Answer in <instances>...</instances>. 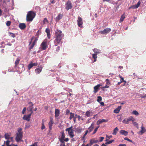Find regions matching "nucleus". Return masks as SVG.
<instances>
[{
	"label": "nucleus",
	"mask_w": 146,
	"mask_h": 146,
	"mask_svg": "<svg viewBox=\"0 0 146 146\" xmlns=\"http://www.w3.org/2000/svg\"><path fill=\"white\" fill-rule=\"evenodd\" d=\"M55 39L54 40V45L57 46L61 42L64 35L62 34V32L59 30H57L55 33Z\"/></svg>",
	"instance_id": "f257e3e1"
},
{
	"label": "nucleus",
	"mask_w": 146,
	"mask_h": 146,
	"mask_svg": "<svg viewBox=\"0 0 146 146\" xmlns=\"http://www.w3.org/2000/svg\"><path fill=\"white\" fill-rule=\"evenodd\" d=\"M35 15L36 14L35 13L32 11H30L27 15V21H32L35 17Z\"/></svg>",
	"instance_id": "f03ea898"
},
{
	"label": "nucleus",
	"mask_w": 146,
	"mask_h": 146,
	"mask_svg": "<svg viewBox=\"0 0 146 146\" xmlns=\"http://www.w3.org/2000/svg\"><path fill=\"white\" fill-rule=\"evenodd\" d=\"M135 121V119L132 116H131L127 118L124 119L122 121V122L125 124H128L130 121L133 122Z\"/></svg>",
	"instance_id": "7ed1b4c3"
},
{
	"label": "nucleus",
	"mask_w": 146,
	"mask_h": 146,
	"mask_svg": "<svg viewBox=\"0 0 146 146\" xmlns=\"http://www.w3.org/2000/svg\"><path fill=\"white\" fill-rule=\"evenodd\" d=\"M22 137L23 133H17L16 137V141L19 142H20L21 141H22V140H21Z\"/></svg>",
	"instance_id": "20e7f679"
},
{
	"label": "nucleus",
	"mask_w": 146,
	"mask_h": 146,
	"mask_svg": "<svg viewBox=\"0 0 146 146\" xmlns=\"http://www.w3.org/2000/svg\"><path fill=\"white\" fill-rule=\"evenodd\" d=\"M47 40L45 39L41 44V46L42 50H45L47 48L48 46L47 45Z\"/></svg>",
	"instance_id": "39448f33"
},
{
	"label": "nucleus",
	"mask_w": 146,
	"mask_h": 146,
	"mask_svg": "<svg viewBox=\"0 0 146 146\" xmlns=\"http://www.w3.org/2000/svg\"><path fill=\"white\" fill-rule=\"evenodd\" d=\"M66 131L68 132V133L71 137L72 138L73 137V130L72 126L66 129Z\"/></svg>",
	"instance_id": "423d86ee"
},
{
	"label": "nucleus",
	"mask_w": 146,
	"mask_h": 146,
	"mask_svg": "<svg viewBox=\"0 0 146 146\" xmlns=\"http://www.w3.org/2000/svg\"><path fill=\"white\" fill-rule=\"evenodd\" d=\"M65 5L66 6L65 9L68 10L72 8V4L70 1H68L65 4Z\"/></svg>",
	"instance_id": "0eeeda50"
},
{
	"label": "nucleus",
	"mask_w": 146,
	"mask_h": 146,
	"mask_svg": "<svg viewBox=\"0 0 146 146\" xmlns=\"http://www.w3.org/2000/svg\"><path fill=\"white\" fill-rule=\"evenodd\" d=\"M77 21L78 23V26L80 28L83 27V22L82 18L80 17H78V19Z\"/></svg>",
	"instance_id": "6e6552de"
},
{
	"label": "nucleus",
	"mask_w": 146,
	"mask_h": 146,
	"mask_svg": "<svg viewBox=\"0 0 146 146\" xmlns=\"http://www.w3.org/2000/svg\"><path fill=\"white\" fill-rule=\"evenodd\" d=\"M111 31V29L108 28L104 29L103 31H100L99 33L103 35H105L109 33Z\"/></svg>",
	"instance_id": "1a4fd4ad"
},
{
	"label": "nucleus",
	"mask_w": 146,
	"mask_h": 146,
	"mask_svg": "<svg viewBox=\"0 0 146 146\" xmlns=\"http://www.w3.org/2000/svg\"><path fill=\"white\" fill-rule=\"evenodd\" d=\"M141 130L138 132L137 133L139 134L142 135L146 132V129L143 126V125L141 126Z\"/></svg>",
	"instance_id": "9d476101"
},
{
	"label": "nucleus",
	"mask_w": 146,
	"mask_h": 146,
	"mask_svg": "<svg viewBox=\"0 0 146 146\" xmlns=\"http://www.w3.org/2000/svg\"><path fill=\"white\" fill-rule=\"evenodd\" d=\"M141 4V2L140 1H139L137 3V4L136 5H133L131 6L129 8V9H136L137 8L140 6Z\"/></svg>",
	"instance_id": "9b49d317"
},
{
	"label": "nucleus",
	"mask_w": 146,
	"mask_h": 146,
	"mask_svg": "<svg viewBox=\"0 0 146 146\" xmlns=\"http://www.w3.org/2000/svg\"><path fill=\"white\" fill-rule=\"evenodd\" d=\"M102 86V85L98 84L96 86H95L94 88V90L93 91V92L94 93H97L99 89V88L100 87Z\"/></svg>",
	"instance_id": "f8f14e48"
},
{
	"label": "nucleus",
	"mask_w": 146,
	"mask_h": 146,
	"mask_svg": "<svg viewBox=\"0 0 146 146\" xmlns=\"http://www.w3.org/2000/svg\"><path fill=\"white\" fill-rule=\"evenodd\" d=\"M29 104L30 105V106L29 107V111L30 112H32V113L33 112V106L34 104H33L32 102H30L29 103Z\"/></svg>",
	"instance_id": "ddd939ff"
},
{
	"label": "nucleus",
	"mask_w": 146,
	"mask_h": 146,
	"mask_svg": "<svg viewBox=\"0 0 146 146\" xmlns=\"http://www.w3.org/2000/svg\"><path fill=\"white\" fill-rule=\"evenodd\" d=\"M60 133L61 134V137L60 139V141L61 142L63 143L64 142V139L65 138V134L64 132L63 131L60 132Z\"/></svg>",
	"instance_id": "4468645a"
},
{
	"label": "nucleus",
	"mask_w": 146,
	"mask_h": 146,
	"mask_svg": "<svg viewBox=\"0 0 146 146\" xmlns=\"http://www.w3.org/2000/svg\"><path fill=\"white\" fill-rule=\"evenodd\" d=\"M108 121V119H99L97 121V124L99 125L103 122H107Z\"/></svg>",
	"instance_id": "2eb2a0df"
},
{
	"label": "nucleus",
	"mask_w": 146,
	"mask_h": 146,
	"mask_svg": "<svg viewBox=\"0 0 146 146\" xmlns=\"http://www.w3.org/2000/svg\"><path fill=\"white\" fill-rule=\"evenodd\" d=\"M19 26L20 28L22 30L24 29L26 27V25L24 23H20Z\"/></svg>",
	"instance_id": "dca6fc26"
},
{
	"label": "nucleus",
	"mask_w": 146,
	"mask_h": 146,
	"mask_svg": "<svg viewBox=\"0 0 146 146\" xmlns=\"http://www.w3.org/2000/svg\"><path fill=\"white\" fill-rule=\"evenodd\" d=\"M63 17L62 14L60 13L58 15V16L55 18V20L56 21H58L61 19Z\"/></svg>",
	"instance_id": "f3484780"
},
{
	"label": "nucleus",
	"mask_w": 146,
	"mask_h": 146,
	"mask_svg": "<svg viewBox=\"0 0 146 146\" xmlns=\"http://www.w3.org/2000/svg\"><path fill=\"white\" fill-rule=\"evenodd\" d=\"M42 69V67H40L36 68L35 70V72L37 74H39L41 72Z\"/></svg>",
	"instance_id": "a211bd4d"
},
{
	"label": "nucleus",
	"mask_w": 146,
	"mask_h": 146,
	"mask_svg": "<svg viewBox=\"0 0 146 146\" xmlns=\"http://www.w3.org/2000/svg\"><path fill=\"white\" fill-rule=\"evenodd\" d=\"M120 132L121 134L124 135L125 136L127 135L128 134V133L127 131L123 130H120Z\"/></svg>",
	"instance_id": "6ab92c4d"
},
{
	"label": "nucleus",
	"mask_w": 146,
	"mask_h": 146,
	"mask_svg": "<svg viewBox=\"0 0 146 146\" xmlns=\"http://www.w3.org/2000/svg\"><path fill=\"white\" fill-rule=\"evenodd\" d=\"M30 118L28 117L27 115H24L23 117V120H25L28 121H30Z\"/></svg>",
	"instance_id": "aec40b11"
},
{
	"label": "nucleus",
	"mask_w": 146,
	"mask_h": 146,
	"mask_svg": "<svg viewBox=\"0 0 146 146\" xmlns=\"http://www.w3.org/2000/svg\"><path fill=\"white\" fill-rule=\"evenodd\" d=\"M121 106H119L117 108H116L114 110V112L116 113H118L119 112L121 109Z\"/></svg>",
	"instance_id": "412c9836"
},
{
	"label": "nucleus",
	"mask_w": 146,
	"mask_h": 146,
	"mask_svg": "<svg viewBox=\"0 0 146 146\" xmlns=\"http://www.w3.org/2000/svg\"><path fill=\"white\" fill-rule=\"evenodd\" d=\"M55 117H57L59 115L60 111L58 109H56L55 110Z\"/></svg>",
	"instance_id": "4be33fe9"
},
{
	"label": "nucleus",
	"mask_w": 146,
	"mask_h": 146,
	"mask_svg": "<svg viewBox=\"0 0 146 146\" xmlns=\"http://www.w3.org/2000/svg\"><path fill=\"white\" fill-rule=\"evenodd\" d=\"M106 142L105 144L107 145L109 144L112 143L114 141V140H110L108 139H106Z\"/></svg>",
	"instance_id": "5701e85b"
},
{
	"label": "nucleus",
	"mask_w": 146,
	"mask_h": 146,
	"mask_svg": "<svg viewBox=\"0 0 146 146\" xmlns=\"http://www.w3.org/2000/svg\"><path fill=\"white\" fill-rule=\"evenodd\" d=\"M94 127V123H92L91 126L89 127L88 130L90 132L92 131Z\"/></svg>",
	"instance_id": "b1692460"
},
{
	"label": "nucleus",
	"mask_w": 146,
	"mask_h": 146,
	"mask_svg": "<svg viewBox=\"0 0 146 146\" xmlns=\"http://www.w3.org/2000/svg\"><path fill=\"white\" fill-rule=\"evenodd\" d=\"M98 142V140H95L94 139H92L90 140V145H92L95 143H97Z\"/></svg>",
	"instance_id": "393cba45"
},
{
	"label": "nucleus",
	"mask_w": 146,
	"mask_h": 146,
	"mask_svg": "<svg viewBox=\"0 0 146 146\" xmlns=\"http://www.w3.org/2000/svg\"><path fill=\"white\" fill-rule=\"evenodd\" d=\"M52 124H53L52 120H50L48 123V125H49V128L50 130H51V129H52Z\"/></svg>",
	"instance_id": "a878e982"
},
{
	"label": "nucleus",
	"mask_w": 146,
	"mask_h": 146,
	"mask_svg": "<svg viewBox=\"0 0 146 146\" xmlns=\"http://www.w3.org/2000/svg\"><path fill=\"white\" fill-rule=\"evenodd\" d=\"M125 17V13H124L122 15H121L120 19L119 20V22L120 23L122 22L123 21Z\"/></svg>",
	"instance_id": "bb28decb"
},
{
	"label": "nucleus",
	"mask_w": 146,
	"mask_h": 146,
	"mask_svg": "<svg viewBox=\"0 0 146 146\" xmlns=\"http://www.w3.org/2000/svg\"><path fill=\"white\" fill-rule=\"evenodd\" d=\"M118 131V129L117 127H116L113 130L112 134L114 135H115L117 134V132Z\"/></svg>",
	"instance_id": "cd10ccee"
},
{
	"label": "nucleus",
	"mask_w": 146,
	"mask_h": 146,
	"mask_svg": "<svg viewBox=\"0 0 146 146\" xmlns=\"http://www.w3.org/2000/svg\"><path fill=\"white\" fill-rule=\"evenodd\" d=\"M44 119H42V126L41 127V129L42 130L43 129H45V128L44 123Z\"/></svg>",
	"instance_id": "c85d7f7f"
},
{
	"label": "nucleus",
	"mask_w": 146,
	"mask_h": 146,
	"mask_svg": "<svg viewBox=\"0 0 146 146\" xmlns=\"http://www.w3.org/2000/svg\"><path fill=\"white\" fill-rule=\"evenodd\" d=\"M20 59L19 58H17L15 62V67H16L17 65L19 63Z\"/></svg>",
	"instance_id": "c756f323"
},
{
	"label": "nucleus",
	"mask_w": 146,
	"mask_h": 146,
	"mask_svg": "<svg viewBox=\"0 0 146 146\" xmlns=\"http://www.w3.org/2000/svg\"><path fill=\"white\" fill-rule=\"evenodd\" d=\"M97 54H92L93 58L94 59V62H95L96 61V58H97Z\"/></svg>",
	"instance_id": "7c9ffc66"
},
{
	"label": "nucleus",
	"mask_w": 146,
	"mask_h": 146,
	"mask_svg": "<svg viewBox=\"0 0 146 146\" xmlns=\"http://www.w3.org/2000/svg\"><path fill=\"white\" fill-rule=\"evenodd\" d=\"M133 114L134 115H139L138 112L136 110H133L132 112Z\"/></svg>",
	"instance_id": "2f4dec72"
},
{
	"label": "nucleus",
	"mask_w": 146,
	"mask_h": 146,
	"mask_svg": "<svg viewBox=\"0 0 146 146\" xmlns=\"http://www.w3.org/2000/svg\"><path fill=\"white\" fill-rule=\"evenodd\" d=\"M4 137L6 139H9L10 138V135L8 133H6L4 135Z\"/></svg>",
	"instance_id": "473e14b6"
},
{
	"label": "nucleus",
	"mask_w": 146,
	"mask_h": 146,
	"mask_svg": "<svg viewBox=\"0 0 146 146\" xmlns=\"http://www.w3.org/2000/svg\"><path fill=\"white\" fill-rule=\"evenodd\" d=\"M88 130H87L86 131L85 133L84 134V135L83 136L82 138V140H83L84 139L86 138V135L87 134L88 132Z\"/></svg>",
	"instance_id": "72a5a7b5"
},
{
	"label": "nucleus",
	"mask_w": 146,
	"mask_h": 146,
	"mask_svg": "<svg viewBox=\"0 0 146 146\" xmlns=\"http://www.w3.org/2000/svg\"><path fill=\"white\" fill-rule=\"evenodd\" d=\"M90 111H87L86 112L85 115L87 117H90Z\"/></svg>",
	"instance_id": "f704fd0d"
},
{
	"label": "nucleus",
	"mask_w": 146,
	"mask_h": 146,
	"mask_svg": "<svg viewBox=\"0 0 146 146\" xmlns=\"http://www.w3.org/2000/svg\"><path fill=\"white\" fill-rule=\"evenodd\" d=\"M9 35L13 38H14L15 37V34L11 33L10 32H9Z\"/></svg>",
	"instance_id": "c9c22d12"
},
{
	"label": "nucleus",
	"mask_w": 146,
	"mask_h": 146,
	"mask_svg": "<svg viewBox=\"0 0 146 146\" xmlns=\"http://www.w3.org/2000/svg\"><path fill=\"white\" fill-rule=\"evenodd\" d=\"M35 44L34 43H32V44L29 47V50H31V49H33Z\"/></svg>",
	"instance_id": "e433bc0d"
},
{
	"label": "nucleus",
	"mask_w": 146,
	"mask_h": 146,
	"mask_svg": "<svg viewBox=\"0 0 146 146\" xmlns=\"http://www.w3.org/2000/svg\"><path fill=\"white\" fill-rule=\"evenodd\" d=\"M33 67V64H32V62L29 64L28 66V69L29 70L31 69Z\"/></svg>",
	"instance_id": "4c0bfd02"
},
{
	"label": "nucleus",
	"mask_w": 146,
	"mask_h": 146,
	"mask_svg": "<svg viewBox=\"0 0 146 146\" xmlns=\"http://www.w3.org/2000/svg\"><path fill=\"white\" fill-rule=\"evenodd\" d=\"M102 100V98L100 96H98V99L97 101L98 102H100Z\"/></svg>",
	"instance_id": "58836bf2"
},
{
	"label": "nucleus",
	"mask_w": 146,
	"mask_h": 146,
	"mask_svg": "<svg viewBox=\"0 0 146 146\" xmlns=\"http://www.w3.org/2000/svg\"><path fill=\"white\" fill-rule=\"evenodd\" d=\"M11 142L10 141L7 140L5 142L7 146H11V145H9V143Z\"/></svg>",
	"instance_id": "ea45409f"
},
{
	"label": "nucleus",
	"mask_w": 146,
	"mask_h": 146,
	"mask_svg": "<svg viewBox=\"0 0 146 146\" xmlns=\"http://www.w3.org/2000/svg\"><path fill=\"white\" fill-rule=\"evenodd\" d=\"M11 23V22L10 21H8L6 23V25L8 27H9Z\"/></svg>",
	"instance_id": "a19ab883"
},
{
	"label": "nucleus",
	"mask_w": 146,
	"mask_h": 146,
	"mask_svg": "<svg viewBox=\"0 0 146 146\" xmlns=\"http://www.w3.org/2000/svg\"><path fill=\"white\" fill-rule=\"evenodd\" d=\"M104 137H100L99 138V139H98V141H99L100 142H101L104 139Z\"/></svg>",
	"instance_id": "79ce46f5"
},
{
	"label": "nucleus",
	"mask_w": 146,
	"mask_h": 146,
	"mask_svg": "<svg viewBox=\"0 0 146 146\" xmlns=\"http://www.w3.org/2000/svg\"><path fill=\"white\" fill-rule=\"evenodd\" d=\"M18 133H23L22 132V129L21 128H19L17 130Z\"/></svg>",
	"instance_id": "37998d69"
},
{
	"label": "nucleus",
	"mask_w": 146,
	"mask_h": 146,
	"mask_svg": "<svg viewBox=\"0 0 146 146\" xmlns=\"http://www.w3.org/2000/svg\"><path fill=\"white\" fill-rule=\"evenodd\" d=\"M106 84L107 85L110 84V81L108 79H106Z\"/></svg>",
	"instance_id": "c03bdc74"
},
{
	"label": "nucleus",
	"mask_w": 146,
	"mask_h": 146,
	"mask_svg": "<svg viewBox=\"0 0 146 146\" xmlns=\"http://www.w3.org/2000/svg\"><path fill=\"white\" fill-rule=\"evenodd\" d=\"M99 127V126H98L95 129L93 132V134H95L96 132Z\"/></svg>",
	"instance_id": "a18cd8bd"
},
{
	"label": "nucleus",
	"mask_w": 146,
	"mask_h": 146,
	"mask_svg": "<svg viewBox=\"0 0 146 146\" xmlns=\"http://www.w3.org/2000/svg\"><path fill=\"white\" fill-rule=\"evenodd\" d=\"M26 107H25L23 109V111H22V114H24L25 113V111H26Z\"/></svg>",
	"instance_id": "49530a36"
},
{
	"label": "nucleus",
	"mask_w": 146,
	"mask_h": 146,
	"mask_svg": "<svg viewBox=\"0 0 146 146\" xmlns=\"http://www.w3.org/2000/svg\"><path fill=\"white\" fill-rule=\"evenodd\" d=\"M37 142H35V143L34 144H33L32 145H30L29 146H37Z\"/></svg>",
	"instance_id": "de8ad7c7"
},
{
	"label": "nucleus",
	"mask_w": 146,
	"mask_h": 146,
	"mask_svg": "<svg viewBox=\"0 0 146 146\" xmlns=\"http://www.w3.org/2000/svg\"><path fill=\"white\" fill-rule=\"evenodd\" d=\"M45 32L47 33H50V30L48 28H46L45 30Z\"/></svg>",
	"instance_id": "09e8293b"
},
{
	"label": "nucleus",
	"mask_w": 146,
	"mask_h": 146,
	"mask_svg": "<svg viewBox=\"0 0 146 146\" xmlns=\"http://www.w3.org/2000/svg\"><path fill=\"white\" fill-rule=\"evenodd\" d=\"M125 140L128 141H129L132 142V141L128 139L127 137H125L124 139Z\"/></svg>",
	"instance_id": "8fccbe9b"
},
{
	"label": "nucleus",
	"mask_w": 146,
	"mask_h": 146,
	"mask_svg": "<svg viewBox=\"0 0 146 146\" xmlns=\"http://www.w3.org/2000/svg\"><path fill=\"white\" fill-rule=\"evenodd\" d=\"M34 38V37H32V38H31V41L29 42V46H30L31 45V43H32V40Z\"/></svg>",
	"instance_id": "3c124183"
},
{
	"label": "nucleus",
	"mask_w": 146,
	"mask_h": 146,
	"mask_svg": "<svg viewBox=\"0 0 146 146\" xmlns=\"http://www.w3.org/2000/svg\"><path fill=\"white\" fill-rule=\"evenodd\" d=\"M43 22L44 23H45V22H48L47 19L46 18H44V21H43Z\"/></svg>",
	"instance_id": "603ef678"
},
{
	"label": "nucleus",
	"mask_w": 146,
	"mask_h": 146,
	"mask_svg": "<svg viewBox=\"0 0 146 146\" xmlns=\"http://www.w3.org/2000/svg\"><path fill=\"white\" fill-rule=\"evenodd\" d=\"M37 40H38L37 38H35V40H34V41H33V43H34V44H35V43L37 42Z\"/></svg>",
	"instance_id": "864d4df0"
},
{
	"label": "nucleus",
	"mask_w": 146,
	"mask_h": 146,
	"mask_svg": "<svg viewBox=\"0 0 146 146\" xmlns=\"http://www.w3.org/2000/svg\"><path fill=\"white\" fill-rule=\"evenodd\" d=\"M70 116L69 117V119H71L73 117V115L72 114V113H70Z\"/></svg>",
	"instance_id": "5fc2aeb1"
},
{
	"label": "nucleus",
	"mask_w": 146,
	"mask_h": 146,
	"mask_svg": "<svg viewBox=\"0 0 146 146\" xmlns=\"http://www.w3.org/2000/svg\"><path fill=\"white\" fill-rule=\"evenodd\" d=\"M47 36L48 38H50V33H47Z\"/></svg>",
	"instance_id": "6e6d98bb"
},
{
	"label": "nucleus",
	"mask_w": 146,
	"mask_h": 146,
	"mask_svg": "<svg viewBox=\"0 0 146 146\" xmlns=\"http://www.w3.org/2000/svg\"><path fill=\"white\" fill-rule=\"evenodd\" d=\"M141 98H146V94H145L144 96L141 95Z\"/></svg>",
	"instance_id": "4d7b16f0"
},
{
	"label": "nucleus",
	"mask_w": 146,
	"mask_h": 146,
	"mask_svg": "<svg viewBox=\"0 0 146 146\" xmlns=\"http://www.w3.org/2000/svg\"><path fill=\"white\" fill-rule=\"evenodd\" d=\"M60 47L59 46H58L56 49V51L57 52H58L60 50Z\"/></svg>",
	"instance_id": "13d9d810"
},
{
	"label": "nucleus",
	"mask_w": 146,
	"mask_h": 146,
	"mask_svg": "<svg viewBox=\"0 0 146 146\" xmlns=\"http://www.w3.org/2000/svg\"><path fill=\"white\" fill-rule=\"evenodd\" d=\"M120 81H122V82H125V83L126 82L125 80H124L123 78H121V79Z\"/></svg>",
	"instance_id": "bf43d9fd"
},
{
	"label": "nucleus",
	"mask_w": 146,
	"mask_h": 146,
	"mask_svg": "<svg viewBox=\"0 0 146 146\" xmlns=\"http://www.w3.org/2000/svg\"><path fill=\"white\" fill-rule=\"evenodd\" d=\"M69 112H70L69 110H66V115L68 114L69 113Z\"/></svg>",
	"instance_id": "052dcab7"
},
{
	"label": "nucleus",
	"mask_w": 146,
	"mask_h": 146,
	"mask_svg": "<svg viewBox=\"0 0 146 146\" xmlns=\"http://www.w3.org/2000/svg\"><path fill=\"white\" fill-rule=\"evenodd\" d=\"M32 64H33V66H36L38 65V64L36 62L35 63H32Z\"/></svg>",
	"instance_id": "680f3d73"
},
{
	"label": "nucleus",
	"mask_w": 146,
	"mask_h": 146,
	"mask_svg": "<svg viewBox=\"0 0 146 146\" xmlns=\"http://www.w3.org/2000/svg\"><path fill=\"white\" fill-rule=\"evenodd\" d=\"M96 50L95 49H94V50H93V51H94L95 52H96V53H100V52H98L97 51H96Z\"/></svg>",
	"instance_id": "e2e57ef3"
},
{
	"label": "nucleus",
	"mask_w": 146,
	"mask_h": 146,
	"mask_svg": "<svg viewBox=\"0 0 146 146\" xmlns=\"http://www.w3.org/2000/svg\"><path fill=\"white\" fill-rule=\"evenodd\" d=\"M112 137V136L111 135L108 136V135H107V136H106V138H108V139H110Z\"/></svg>",
	"instance_id": "0e129e2a"
},
{
	"label": "nucleus",
	"mask_w": 146,
	"mask_h": 146,
	"mask_svg": "<svg viewBox=\"0 0 146 146\" xmlns=\"http://www.w3.org/2000/svg\"><path fill=\"white\" fill-rule=\"evenodd\" d=\"M100 103L102 106H104V103L103 102H100Z\"/></svg>",
	"instance_id": "69168bd1"
},
{
	"label": "nucleus",
	"mask_w": 146,
	"mask_h": 146,
	"mask_svg": "<svg viewBox=\"0 0 146 146\" xmlns=\"http://www.w3.org/2000/svg\"><path fill=\"white\" fill-rule=\"evenodd\" d=\"M118 119L120 122H121L122 120L121 117L120 116L119 117H118Z\"/></svg>",
	"instance_id": "338daca9"
},
{
	"label": "nucleus",
	"mask_w": 146,
	"mask_h": 146,
	"mask_svg": "<svg viewBox=\"0 0 146 146\" xmlns=\"http://www.w3.org/2000/svg\"><path fill=\"white\" fill-rule=\"evenodd\" d=\"M31 112V113H30L29 114V115H27L28 116V117H29V118H31V116L32 115V113H32V112Z\"/></svg>",
	"instance_id": "774afa93"
}]
</instances>
